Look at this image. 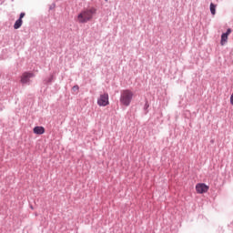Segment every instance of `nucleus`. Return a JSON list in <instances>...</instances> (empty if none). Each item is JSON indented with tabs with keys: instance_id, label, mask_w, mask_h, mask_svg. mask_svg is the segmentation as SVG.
Returning <instances> with one entry per match:
<instances>
[{
	"instance_id": "nucleus-8",
	"label": "nucleus",
	"mask_w": 233,
	"mask_h": 233,
	"mask_svg": "<svg viewBox=\"0 0 233 233\" xmlns=\"http://www.w3.org/2000/svg\"><path fill=\"white\" fill-rule=\"evenodd\" d=\"M34 134L41 136L45 133V128L43 127H35L33 129Z\"/></svg>"
},
{
	"instance_id": "nucleus-11",
	"label": "nucleus",
	"mask_w": 233,
	"mask_h": 233,
	"mask_svg": "<svg viewBox=\"0 0 233 233\" xmlns=\"http://www.w3.org/2000/svg\"><path fill=\"white\" fill-rule=\"evenodd\" d=\"M230 103H231V105L233 106V94H232L231 96H230Z\"/></svg>"
},
{
	"instance_id": "nucleus-5",
	"label": "nucleus",
	"mask_w": 233,
	"mask_h": 233,
	"mask_svg": "<svg viewBox=\"0 0 233 233\" xmlns=\"http://www.w3.org/2000/svg\"><path fill=\"white\" fill-rule=\"evenodd\" d=\"M232 34V29L228 28L226 33H223L221 35L220 45L221 46H225L227 45V41H228V35Z\"/></svg>"
},
{
	"instance_id": "nucleus-6",
	"label": "nucleus",
	"mask_w": 233,
	"mask_h": 233,
	"mask_svg": "<svg viewBox=\"0 0 233 233\" xmlns=\"http://www.w3.org/2000/svg\"><path fill=\"white\" fill-rule=\"evenodd\" d=\"M196 190L198 194H205L206 192H208V186L203 183L197 184Z\"/></svg>"
},
{
	"instance_id": "nucleus-10",
	"label": "nucleus",
	"mask_w": 233,
	"mask_h": 233,
	"mask_svg": "<svg viewBox=\"0 0 233 233\" xmlns=\"http://www.w3.org/2000/svg\"><path fill=\"white\" fill-rule=\"evenodd\" d=\"M73 92H79V86H75L72 87Z\"/></svg>"
},
{
	"instance_id": "nucleus-2",
	"label": "nucleus",
	"mask_w": 233,
	"mask_h": 233,
	"mask_svg": "<svg viewBox=\"0 0 233 233\" xmlns=\"http://www.w3.org/2000/svg\"><path fill=\"white\" fill-rule=\"evenodd\" d=\"M134 97V92L131 90L126 89L121 91L120 95V104L124 106H130V103H132V98Z\"/></svg>"
},
{
	"instance_id": "nucleus-3",
	"label": "nucleus",
	"mask_w": 233,
	"mask_h": 233,
	"mask_svg": "<svg viewBox=\"0 0 233 233\" xmlns=\"http://www.w3.org/2000/svg\"><path fill=\"white\" fill-rule=\"evenodd\" d=\"M110 105V102L108 101V94L104 93L100 95V96L97 99V106H106Z\"/></svg>"
},
{
	"instance_id": "nucleus-9",
	"label": "nucleus",
	"mask_w": 233,
	"mask_h": 233,
	"mask_svg": "<svg viewBox=\"0 0 233 233\" xmlns=\"http://www.w3.org/2000/svg\"><path fill=\"white\" fill-rule=\"evenodd\" d=\"M216 7H217V5H214V3L210 4V12H211L212 15H216Z\"/></svg>"
},
{
	"instance_id": "nucleus-12",
	"label": "nucleus",
	"mask_w": 233,
	"mask_h": 233,
	"mask_svg": "<svg viewBox=\"0 0 233 233\" xmlns=\"http://www.w3.org/2000/svg\"><path fill=\"white\" fill-rule=\"evenodd\" d=\"M106 2L108 1V0H106Z\"/></svg>"
},
{
	"instance_id": "nucleus-7",
	"label": "nucleus",
	"mask_w": 233,
	"mask_h": 233,
	"mask_svg": "<svg viewBox=\"0 0 233 233\" xmlns=\"http://www.w3.org/2000/svg\"><path fill=\"white\" fill-rule=\"evenodd\" d=\"M25 13H21V14H20L19 19H17V20L15 22V25H14L15 30H19V27H20V26H23V17H25Z\"/></svg>"
},
{
	"instance_id": "nucleus-4",
	"label": "nucleus",
	"mask_w": 233,
	"mask_h": 233,
	"mask_svg": "<svg viewBox=\"0 0 233 233\" xmlns=\"http://www.w3.org/2000/svg\"><path fill=\"white\" fill-rule=\"evenodd\" d=\"M35 75H34V73L25 72L21 76L20 83H22V85H26V83H30V79H32V77H35Z\"/></svg>"
},
{
	"instance_id": "nucleus-1",
	"label": "nucleus",
	"mask_w": 233,
	"mask_h": 233,
	"mask_svg": "<svg viewBox=\"0 0 233 233\" xmlns=\"http://www.w3.org/2000/svg\"><path fill=\"white\" fill-rule=\"evenodd\" d=\"M96 12L97 9H96L95 7L84 9L81 13L78 14L77 21L79 23H88V21H92Z\"/></svg>"
}]
</instances>
